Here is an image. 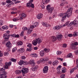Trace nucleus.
Wrapping results in <instances>:
<instances>
[{
  "mask_svg": "<svg viewBox=\"0 0 78 78\" xmlns=\"http://www.w3.org/2000/svg\"><path fill=\"white\" fill-rule=\"evenodd\" d=\"M11 62H5V68L3 67L0 69V70L1 71V73H2V74H0V78H7V76L6 75L7 74V73L5 71V70L6 69H8V66H11Z\"/></svg>",
  "mask_w": 78,
  "mask_h": 78,
  "instance_id": "1",
  "label": "nucleus"
},
{
  "mask_svg": "<svg viewBox=\"0 0 78 78\" xmlns=\"http://www.w3.org/2000/svg\"><path fill=\"white\" fill-rule=\"evenodd\" d=\"M73 10V8H70L68 9L66 13H60L59 14V16L60 17H68V18L70 17V16L72 15V10Z\"/></svg>",
  "mask_w": 78,
  "mask_h": 78,
  "instance_id": "2",
  "label": "nucleus"
},
{
  "mask_svg": "<svg viewBox=\"0 0 78 78\" xmlns=\"http://www.w3.org/2000/svg\"><path fill=\"white\" fill-rule=\"evenodd\" d=\"M62 35H58L57 36V38L54 36H53L51 37V40L52 42H55L56 40L58 41H61L62 40Z\"/></svg>",
  "mask_w": 78,
  "mask_h": 78,
  "instance_id": "3",
  "label": "nucleus"
},
{
  "mask_svg": "<svg viewBox=\"0 0 78 78\" xmlns=\"http://www.w3.org/2000/svg\"><path fill=\"white\" fill-rule=\"evenodd\" d=\"M69 22H70V21H67L65 25H67L68 26H69V27L71 26L72 25H74L75 27H77V26H78V23H76V21L75 20H74L73 22L70 23L69 24Z\"/></svg>",
  "mask_w": 78,
  "mask_h": 78,
  "instance_id": "4",
  "label": "nucleus"
},
{
  "mask_svg": "<svg viewBox=\"0 0 78 78\" xmlns=\"http://www.w3.org/2000/svg\"><path fill=\"white\" fill-rule=\"evenodd\" d=\"M41 42L42 40H41L40 38H38V39H36L35 40H33L32 43L34 45H37V43L40 44V43H41Z\"/></svg>",
  "mask_w": 78,
  "mask_h": 78,
  "instance_id": "5",
  "label": "nucleus"
},
{
  "mask_svg": "<svg viewBox=\"0 0 78 78\" xmlns=\"http://www.w3.org/2000/svg\"><path fill=\"white\" fill-rule=\"evenodd\" d=\"M47 9L48 10V12L49 13H51V12L54 9V8L53 7H50V5H48L47 6Z\"/></svg>",
  "mask_w": 78,
  "mask_h": 78,
  "instance_id": "6",
  "label": "nucleus"
},
{
  "mask_svg": "<svg viewBox=\"0 0 78 78\" xmlns=\"http://www.w3.org/2000/svg\"><path fill=\"white\" fill-rule=\"evenodd\" d=\"M28 69L27 68H23L22 69V72L23 75H24L25 74L27 73H28Z\"/></svg>",
  "mask_w": 78,
  "mask_h": 78,
  "instance_id": "7",
  "label": "nucleus"
},
{
  "mask_svg": "<svg viewBox=\"0 0 78 78\" xmlns=\"http://www.w3.org/2000/svg\"><path fill=\"white\" fill-rule=\"evenodd\" d=\"M10 36V35L8 34H5L3 35V38L5 39H8Z\"/></svg>",
  "mask_w": 78,
  "mask_h": 78,
  "instance_id": "8",
  "label": "nucleus"
},
{
  "mask_svg": "<svg viewBox=\"0 0 78 78\" xmlns=\"http://www.w3.org/2000/svg\"><path fill=\"white\" fill-rule=\"evenodd\" d=\"M48 66H46L44 67L43 69V73H47L48 72Z\"/></svg>",
  "mask_w": 78,
  "mask_h": 78,
  "instance_id": "9",
  "label": "nucleus"
},
{
  "mask_svg": "<svg viewBox=\"0 0 78 78\" xmlns=\"http://www.w3.org/2000/svg\"><path fill=\"white\" fill-rule=\"evenodd\" d=\"M29 64L32 66H34L35 65V62L33 60H31L29 61Z\"/></svg>",
  "mask_w": 78,
  "mask_h": 78,
  "instance_id": "10",
  "label": "nucleus"
},
{
  "mask_svg": "<svg viewBox=\"0 0 78 78\" xmlns=\"http://www.w3.org/2000/svg\"><path fill=\"white\" fill-rule=\"evenodd\" d=\"M42 17H43V15L42 13H39V14L37 17L38 19H42Z\"/></svg>",
  "mask_w": 78,
  "mask_h": 78,
  "instance_id": "11",
  "label": "nucleus"
},
{
  "mask_svg": "<svg viewBox=\"0 0 78 78\" xmlns=\"http://www.w3.org/2000/svg\"><path fill=\"white\" fill-rule=\"evenodd\" d=\"M6 46L8 48H11L12 45V44L9 42H7V44H6Z\"/></svg>",
  "mask_w": 78,
  "mask_h": 78,
  "instance_id": "12",
  "label": "nucleus"
},
{
  "mask_svg": "<svg viewBox=\"0 0 78 78\" xmlns=\"http://www.w3.org/2000/svg\"><path fill=\"white\" fill-rule=\"evenodd\" d=\"M32 71H36L37 70V66H34L31 68Z\"/></svg>",
  "mask_w": 78,
  "mask_h": 78,
  "instance_id": "13",
  "label": "nucleus"
},
{
  "mask_svg": "<svg viewBox=\"0 0 78 78\" xmlns=\"http://www.w3.org/2000/svg\"><path fill=\"white\" fill-rule=\"evenodd\" d=\"M78 36V32L75 31L73 32V37H76V36Z\"/></svg>",
  "mask_w": 78,
  "mask_h": 78,
  "instance_id": "14",
  "label": "nucleus"
},
{
  "mask_svg": "<svg viewBox=\"0 0 78 78\" xmlns=\"http://www.w3.org/2000/svg\"><path fill=\"white\" fill-rule=\"evenodd\" d=\"M44 54H45V52H44V50L41 51L40 52V54L41 56H44Z\"/></svg>",
  "mask_w": 78,
  "mask_h": 78,
  "instance_id": "15",
  "label": "nucleus"
},
{
  "mask_svg": "<svg viewBox=\"0 0 78 78\" xmlns=\"http://www.w3.org/2000/svg\"><path fill=\"white\" fill-rule=\"evenodd\" d=\"M42 25L44 26L45 27H48V25L47 24V23H45L44 22H43L42 23Z\"/></svg>",
  "mask_w": 78,
  "mask_h": 78,
  "instance_id": "16",
  "label": "nucleus"
},
{
  "mask_svg": "<svg viewBox=\"0 0 78 78\" xmlns=\"http://www.w3.org/2000/svg\"><path fill=\"white\" fill-rule=\"evenodd\" d=\"M25 51L24 49L23 48H21L20 49L18 50V52H19L20 53H23V51Z\"/></svg>",
  "mask_w": 78,
  "mask_h": 78,
  "instance_id": "17",
  "label": "nucleus"
},
{
  "mask_svg": "<svg viewBox=\"0 0 78 78\" xmlns=\"http://www.w3.org/2000/svg\"><path fill=\"white\" fill-rule=\"evenodd\" d=\"M26 6H27V7H28V8H29L30 7H31V8H34V4H30V5H28V4H27Z\"/></svg>",
  "mask_w": 78,
  "mask_h": 78,
  "instance_id": "18",
  "label": "nucleus"
},
{
  "mask_svg": "<svg viewBox=\"0 0 78 78\" xmlns=\"http://www.w3.org/2000/svg\"><path fill=\"white\" fill-rule=\"evenodd\" d=\"M43 51L46 53H48L50 51V49L49 48L47 49L46 48H45L44 49Z\"/></svg>",
  "mask_w": 78,
  "mask_h": 78,
  "instance_id": "19",
  "label": "nucleus"
},
{
  "mask_svg": "<svg viewBox=\"0 0 78 78\" xmlns=\"http://www.w3.org/2000/svg\"><path fill=\"white\" fill-rule=\"evenodd\" d=\"M59 63V62L58 61H54L53 62L52 64L53 66H55V65H57Z\"/></svg>",
  "mask_w": 78,
  "mask_h": 78,
  "instance_id": "20",
  "label": "nucleus"
},
{
  "mask_svg": "<svg viewBox=\"0 0 78 78\" xmlns=\"http://www.w3.org/2000/svg\"><path fill=\"white\" fill-rule=\"evenodd\" d=\"M31 56H32V57H34L35 58L37 57V54L35 53L31 54Z\"/></svg>",
  "mask_w": 78,
  "mask_h": 78,
  "instance_id": "21",
  "label": "nucleus"
},
{
  "mask_svg": "<svg viewBox=\"0 0 78 78\" xmlns=\"http://www.w3.org/2000/svg\"><path fill=\"white\" fill-rule=\"evenodd\" d=\"M28 31L27 32V33L28 34H30L31 33V32L32 31V29H28Z\"/></svg>",
  "mask_w": 78,
  "mask_h": 78,
  "instance_id": "22",
  "label": "nucleus"
},
{
  "mask_svg": "<svg viewBox=\"0 0 78 78\" xmlns=\"http://www.w3.org/2000/svg\"><path fill=\"white\" fill-rule=\"evenodd\" d=\"M61 28V26H56L54 28H55V30H59Z\"/></svg>",
  "mask_w": 78,
  "mask_h": 78,
  "instance_id": "23",
  "label": "nucleus"
},
{
  "mask_svg": "<svg viewBox=\"0 0 78 78\" xmlns=\"http://www.w3.org/2000/svg\"><path fill=\"white\" fill-rule=\"evenodd\" d=\"M2 28L3 30H8V27L6 26H3Z\"/></svg>",
  "mask_w": 78,
  "mask_h": 78,
  "instance_id": "24",
  "label": "nucleus"
},
{
  "mask_svg": "<svg viewBox=\"0 0 78 78\" xmlns=\"http://www.w3.org/2000/svg\"><path fill=\"white\" fill-rule=\"evenodd\" d=\"M10 4H9V5H7V7H9V8H10V7H11V5H13V2H12V1H10Z\"/></svg>",
  "mask_w": 78,
  "mask_h": 78,
  "instance_id": "25",
  "label": "nucleus"
},
{
  "mask_svg": "<svg viewBox=\"0 0 78 78\" xmlns=\"http://www.w3.org/2000/svg\"><path fill=\"white\" fill-rule=\"evenodd\" d=\"M16 74H20L21 73L20 71L19 70H17L15 72Z\"/></svg>",
  "mask_w": 78,
  "mask_h": 78,
  "instance_id": "26",
  "label": "nucleus"
},
{
  "mask_svg": "<svg viewBox=\"0 0 78 78\" xmlns=\"http://www.w3.org/2000/svg\"><path fill=\"white\" fill-rule=\"evenodd\" d=\"M17 44L18 45H22L23 43L21 41H20L18 42Z\"/></svg>",
  "mask_w": 78,
  "mask_h": 78,
  "instance_id": "27",
  "label": "nucleus"
},
{
  "mask_svg": "<svg viewBox=\"0 0 78 78\" xmlns=\"http://www.w3.org/2000/svg\"><path fill=\"white\" fill-rule=\"evenodd\" d=\"M35 27H36V25H35V26L32 25L30 26L29 29H30V30H32V29H33V28H35Z\"/></svg>",
  "mask_w": 78,
  "mask_h": 78,
  "instance_id": "28",
  "label": "nucleus"
},
{
  "mask_svg": "<svg viewBox=\"0 0 78 78\" xmlns=\"http://www.w3.org/2000/svg\"><path fill=\"white\" fill-rule=\"evenodd\" d=\"M16 50H17V48L16 47L12 49V52L13 53H14V52H16Z\"/></svg>",
  "mask_w": 78,
  "mask_h": 78,
  "instance_id": "29",
  "label": "nucleus"
},
{
  "mask_svg": "<svg viewBox=\"0 0 78 78\" xmlns=\"http://www.w3.org/2000/svg\"><path fill=\"white\" fill-rule=\"evenodd\" d=\"M68 58H72L73 55H72V53H70L68 55Z\"/></svg>",
  "mask_w": 78,
  "mask_h": 78,
  "instance_id": "30",
  "label": "nucleus"
},
{
  "mask_svg": "<svg viewBox=\"0 0 78 78\" xmlns=\"http://www.w3.org/2000/svg\"><path fill=\"white\" fill-rule=\"evenodd\" d=\"M33 2V0H30L29 2L27 4H27H28L29 5H31L32 4V3Z\"/></svg>",
  "mask_w": 78,
  "mask_h": 78,
  "instance_id": "31",
  "label": "nucleus"
},
{
  "mask_svg": "<svg viewBox=\"0 0 78 78\" xmlns=\"http://www.w3.org/2000/svg\"><path fill=\"white\" fill-rule=\"evenodd\" d=\"M62 73H65V72H66V68H62Z\"/></svg>",
  "mask_w": 78,
  "mask_h": 78,
  "instance_id": "32",
  "label": "nucleus"
},
{
  "mask_svg": "<svg viewBox=\"0 0 78 78\" xmlns=\"http://www.w3.org/2000/svg\"><path fill=\"white\" fill-rule=\"evenodd\" d=\"M23 61H20L19 62V65H20L21 66H22V64H23Z\"/></svg>",
  "mask_w": 78,
  "mask_h": 78,
  "instance_id": "33",
  "label": "nucleus"
},
{
  "mask_svg": "<svg viewBox=\"0 0 78 78\" xmlns=\"http://www.w3.org/2000/svg\"><path fill=\"white\" fill-rule=\"evenodd\" d=\"M31 50H32V48H27V51H31Z\"/></svg>",
  "mask_w": 78,
  "mask_h": 78,
  "instance_id": "34",
  "label": "nucleus"
},
{
  "mask_svg": "<svg viewBox=\"0 0 78 78\" xmlns=\"http://www.w3.org/2000/svg\"><path fill=\"white\" fill-rule=\"evenodd\" d=\"M61 53H62V52L61 51H58L57 52V55H60L61 54Z\"/></svg>",
  "mask_w": 78,
  "mask_h": 78,
  "instance_id": "35",
  "label": "nucleus"
},
{
  "mask_svg": "<svg viewBox=\"0 0 78 78\" xmlns=\"http://www.w3.org/2000/svg\"><path fill=\"white\" fill-rule=\"evenodd\" d=\"M23 31H25L26 30H28V28L27 27H23Z\"/></svg>",
  "mask_w": 78,
  "mask_h": 78,
  "instance_id": "36",
  "label": "nucleus"
},
{
  "mask_svg": "<svg viewBox=\"0 0 78 78\" xmlns=\"http://www.w3.org/2000/svg\"><path fill=\"white\" fill-rule=\"evenodd\" d=\"M10 2L11 1L9 0H7L6 1V3H7L8 4L7 5H9V4H10Z\"/></svg>",
  "mask_w": 78,
  "mask_h": 78,
  "instance_id": "37",
  "label": "nucleus"
},
{
  "mask_svg": "<svg viewBox=\"0 0 78 78\" xmlns=\"http://www.w3.org/2000/svg\"><path fill=\"white\" fill-rule=\"evenodd\" d=\"M13 20L14 22H16V21L19 20V19L17 18H14L13 19Z\"/></svg>",
  "mask_w": 78,
  "mask_h": 78,
  "instance_id": "38",
  "label": "nucleus"
},
{
  "mask_svg": "<svg viewBox=\"0 0 78 78\" xmlns=\"http://www.w3.org/2000/svg\"><path fill=\"white\" fill-rule=\"evenodd\" d=\"M74 70H75V69L73 68V69H71L70 71V73H73V72H74Z\"/></svg>",
  "mask_w": 78,
  "mask_h": 78,
  "instance_id": "39",
  "label": "nucleus"
},
{
  "mask_svg": "<svg viewBox=\"0 0 78 78\" xmlns=\"http://www.w3.org/2000/svg\"><path fill=\"white\" fill-rule=\"evenodd\" d=\"M18 0H12V1H13V2H15V3H20V1H18Z\"/></svg>",
  "mask_w": 78,
  "mask_h": 78,
  "instance_id": "40",
  "label": "nucleus"
},
{
  "mask_svg": "<svg viewBox=\"0 0 78 78\" xmlns=\"http://www.w3.org/2000/svg\"><path fill=\"white\" fill-rule=\"evenodd\" d=\"M27 46L28 47H30V48H31V47H32V44H28Z\"/></svg>",
  "mask_w": 78,
  "mask_h": 78,
  "instance_id": "41",
  "label": "nucleus"
},
{
  "mask_svg": "<svg viewBox=\"0 0 78 78\" xmlns=\"http://www.w3.org/2000/svg\"><path fill=\"white\" fill-rule=\"evenodd\" d=\"M66 76V75H65V74H62L61 76H60V77L61 78H65V76Z\"/></svg>",
  "mask_w": 78,
  "mask_h": 78,
  "instance_id": "42",
  "label": "nucleus"
},
{
  "mask_svg": "<svg viewBox=\"0 0 78 78\" xmlns=\"http://www.w3.org/2000/svg\"><path fill=\"white\" fill-rule=\"evenodd\" d=\"M3 25V23L2 20H0V25Z\"/></svg>",
  "mask_w": 78,
  "mask_h": 78,
  "instance_id": "43",
  "label": "nucleus"
},
{
  "mask_svg": "<svg viewBox=\"0 0 78 78\" xmlns=\"http://www.w3.org/2000/svg\"><path fill=\"white\" fill-rule=\"evenodd\" d=\"M4 56H8V55L9 54L7 52H4Z\"/></svg>",
  "mask_w": 78,
  "mask_h": 78,
  "instance_id": "44",
  "label": "nucleus"
},
{
  "mask_svg": "<svg viewBox=\"0 0 78 78\" xmlns=\"http://www.w3.org/2000/svg\"><path fill=\"white\" fill-rule=\"evenodd\" d=\"M41 7L42 8V9H45V6L44 5H43V4H42L41 5Z\"/></svg>",
  "mask_w": 78,
  "mask_h": 78,
  "instance_id": "45",
  "label": "nucleus"
},
{
  "mask_svg": "<svg viewBox=\"0 0 78 78\" xmlns=\"http://www.w3.org/2000/svg\"><path fill=\"white\" fill-rule=\"evenodd\" d=\"M66 17H65V16L62 17V22H64V19H65V18H66Z\"/></svg>",
  "mask_w": 78,
  "mask_h": 78,
  "instance_id": "46",
  "label": "nucleus"
},
{
  "mask_svg": "<svg viewBox=\"0 0 78 78\" xmlns=\"http://www.w3.org/2000/svg\"><path fill=\"white\" fill-rule=\"evenodd\" d=\"M11 60L13 62H16V59H14V58L11 59Z\"/></svg>",
  "mask_w": 78,
  "mask_h": 78,
  "instance_id": "47",
  "label": "nucleus"
},
{
  "mask_svg": "<svg viewBox=\"0 0 78 78\" xmlns=\"http://www.w3.org/2000/svg\"><path fill=\"white\" fill-rule=\"evenodd\" d=\"M21 58L22 59H25L26 57L25 56H22Z\"/></svg>",
  "mask_w": 78,
  "mask_h": 78,
  "instance_id": "48",
  "label": "nucleus"
},
{
  "mask_svg": "<svg viewBox=\"0 0 78 78\" xmlns=\"http://www.w3.org/2000/svg\"><path fill=\"white\" fill-rule=\"evenodd\" d=\"M45 0H42L41 2V4H45V3H46L45 2Z\"/></svg>",
  "mask_w": 78,
  "mask_h": 78,
  "instance_id": "49",
  "label": "nucleus"
},
{
  "mask_svg": "<svg viewBox=\"0 0 78 78\" xmlns=\"http://www.w3.org/2000/svg\"><path fill=\"white\" fill-rule=\"evenodd\" d=\"M3 56V54L1 52V51H0V57H2Z\"/></svg>",
  "mask_w": 78,
  "mask_h": 78,
  "instance_id": "50",
  "label": "nucleus"
},
{
  "mask_svg": "<svg viewBox=\"0 0 78 78\" xmlns=\"http://www.w3.org/2000/svg\"><path fill=\"white\" fill-rule=\"evenodd\" d=\"M48 59H45V58H44V59H42V61H48Z\"/></svg>",
  "mask_w": 78,
  "mask_h": 78,
  "instance_id": "51",
  "label": "nucleus"
},
{
  "mask_svg": "<svg viewBox=\"0 0 78 78\" xmlns=\"http://www.w3.org/2000/svg\"><path fill=\"white\" fill-rule=\"evenodd\" d=\"M57 59L58 60H60L61 61H62V60H63V59L62 58H57Z\"/></svg>",
  "mask_w": 78,
  "mask_h": 78,
  "instance_id": "52",
  "label": "nucleus"
},
{
  "mask_svg": "<svg viewBox=\"0 0 78 78\" xmlns=\"http://www.w3.org/2000/svg\"><path fill=\"white\" fill-rule=\"evenodd\" d=\"M23 65L26 66L27 65V62L23 61Z\"/></svg>",
  "mask_w": 78,
  "mask_h": 78,
  "instance_id": "53",
  "label": "nucleus"
},
{
  "mask_svg": "<svg viewBox=\"0 0 78 78\" xmlns=\"http://www.w3.org/2000/svg\"><path fill=\"white\" fill-rule=\"evenodd\" d=\"M16 13L17 12H11V14H16Z\"/></svg>",
  "mask_w": 78,
  "mask_h": 78,
  "instance_id": "54",
  "label": "nucleus"
},
{
  "mask_svg": "<svg viewBox=\"0 0 78 78\" xmlns=\"http://www.w3.org/2000/svg\"><path fill=\"white\" fill-rule=\"evenodd\" d=\"M23 32L22 31L21 32V34H20V36H23Z\"/></svg>",
  "mask_w": 78,
  "mask_h": 78,
  "instance_id": "55",
  "label": "nucleus"
},
{
  "mask_svg": "<svg viewBox=\"0 0 78 78\" xmlns=\"http://www.w3.org/2000/svg\"><path fill=\"white\" fill-rule=\"evenodd\" d=\"M63 47H64L65 48H66V47H67V44H64L63 45Z\"/></svg>",
  "mask_w": 78,
  "mask_h": 78,
  "instance_id": "56",
  "label": "nucleus"
},
{
  "mask_svg": "<svg viewBox=\"0 0 78 78\" xmlns=\"http://www.w3.org/2000/svg\"><path fill=\"white\" fill-rule=\"evenodd\" d=\"M22 16L23 17H25L26 16V15L24 13L22 14Z\"/></svg>",
  "mask_w": 78,
  "mask_h": 78,
  "instance_id": "57",
  "label": "nucleus"
},
{
  "mask_svg": "<svg viewBox=\"0 0 78 78\" xmlns=\"http://www.w3.org/2000/svg\"><path fill=\"white\" fill-rule=\"evenodd\" d=\"M40 62H42V60H41V59L40 61H37V64H40Z\"/></svg>",
  "mask_w": 78,
  "mask_h": 78,
  "instance_id": "58",
  "label": "nucleus"
},
{
  "mask_svg": "<svg viewBox=\"0 0 78 78\" xmlns=\"http://www.w3.org/2000/svg\"><path fill=\"white\" fill-rule=\"evenodd\" d=\"M68 36L69 37H72L73 36V35L72 34H69Z\"/></svg>",
  "mask_w": 78,
  "mask_h": 78,
  "instance_id": "59",
  "label": "nucleus"
},
{
  "mask_svg": "<svg viewBox=\"0 0 78 78\" xmlns=\"http://www.w3.org/2000/svg\"><path fill=\"white\" fill-rule=\"evenodd\" d=\"M74 45H78V43L77 42H75L74 43V44H73Z\"/></svg>",
  "mask_w": 78,
  "mask_h": 78,
  "instance_id": "60",
  "label": "nucleus"
},
{
  "mask_svg": "<svg viewBox=\"0 0 78 78\" xmlns=\"http://www.w3.org/2000/svg\"><path fill=\"white\" fill-rule=\"evenodd\" d=\"M74 53L76 54V55H78V50H77L76 51L74 52Z\"/></svg>",
  "mask_w": 78,
  "mask_h": 78,
  "instance_id": "61",
  "label": "nucleus"
},
{
  "mask_svg": "<svg viewBox=\"0 0 78 78\" xmlns=\"http://www.w3.org/2000/svg\"><path fill=\"white\" fill-rule=\"evenodd\" d=\"M12 10H13L14 11H16V10H17V9L16 8H12Z\"/></svg>",
  "mask_w": 78,
  "mask_h": 78,
  "instance_id": "62",
  "label": "nucleus"
},
{
  "mask_svg": "<svg viewBox=\"0 0 78 78\" xmlns=\"http://www.w3.org/2000/svg\"><path fill=\"white\" fill-rule=\"evenodd\" d=\"M66 8H70V5H67V6H66Z\"/></svg>",
  "mask_w": 78,
  "mask_h": 78,
  "instance_id": "63",
  "label": "nucleus"
},
{
  "mask_svg": "<svg viewBox=\"0 0 78 78\" xmlns=\"http://www.w3.org/2000/svg\"><path fill=\"white\" fill-rule=\"evenodd\" d=\"M56 12H55L53 14V16L54 17L56 15Z\"/></svg>",
  "mask_w": 78,
  "mask_h": 78,
  "instance_id": "64",
  "label": "nucleus"
}]
</instances>
